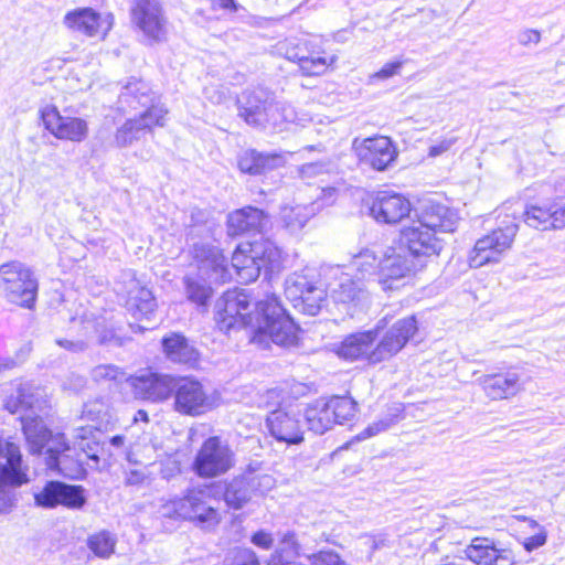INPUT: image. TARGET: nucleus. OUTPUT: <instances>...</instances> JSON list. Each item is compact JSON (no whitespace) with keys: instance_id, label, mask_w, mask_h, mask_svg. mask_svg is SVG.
Segmentation results:
<instances>
[{"instance_id":"ddd939ff","label":"nucleus","mask_w":565,"mask_h":565,"mask_svg":"<svg viewBox=\"0 0 565 565\" xmlns=\"http://www.w3.org/2000/svg\"><path fill=\"white\" fill-rule=\"evenodd\" d=\"M411 201L394 191H379L369 203V213L380 224L395 225L401 223L412 212Z\"/></svg>"},{"instance_id":"dca6fc26","label":"nucleus","mask_w":565,"mask_h":565,"mask_svg":"<svg viewBox=\"0 0 565 565\" xmlns=\"http://www.w3.org/2000/svg\"><path fill=\"white\" fill-rule=\"evenodd\" d=\"M41 118L45 129L60 140L82 142L88 136V125L85 119L62 115L54 105L42 108Z\"/></svg>"},{"instance_id":"423d86ee","label":"nucleus","mask_w":565,"mask_h":565,"mask_svg":"<svg viewBox=\"0 0 565 565\" xmlns=\"http://www.w3.org/2000/svg\"><path fill=\"white\" fill-rule=\"evenodd\" d=\"M28 472L20 446L0 436V514L10 512L14 500L10 489L26 484L30 481Z\"/></svg>"},{"instance_id":"2eb2a0df","label":"nucleus","mask_w":565,"mask_h":565,"mask_svg":"<svg viewBox=\"0 0 565 565\" xmlns=\"http://www.w3.org/2000/svg\"><path fill=\"white\" fill-rule=\"evenodd\" d=\"M417 321L414 316L396 321L375 344L371 360L381 363L395 356L417 332Z\"/></svg>"},{"instance_id":"58836bf2","label":"nucleus","mask_w":565,"mask_h":565,"mask_svg":"<svg viewBox=\"0 0 565 565\" xmlns=\"http://www.w3.org/2000/svg\"><path fill=\"white\" fill-rule=\"evenodd\" d=\"M83 329L88 340H95L100 344L115 343L120 344L119 338L113 328H108L105 318L96 320L86 319Z\"/></svg>"},{"instance_id":"3c124183","label":"nucleus","mask_w":565,"mask_h":565,"mask_svg":"<svg viewBox=\"0 0 565 565\" xmlns=\"http://www.w3.org/2000/svg\"><path fill=\"white\" fill-rule=\"evenodd\" d=\"M330 170V163L328 162H311L300 167V178L310 183L311 180L326 175Z\"/></svg>"},{"instance_id":"6ab92c4d","label":"nucleus","mask_w":565,"mask_h":565,"mask_svg":"<svg viewBox=\"0 0 565 565\" xmlns=\"http://www.w3.org/2000/svg\"><path fill=\"white\" fill-rule=\"evenodd\" d=\"M191 254L199 274L206 277L210 284H224L232 278L226 258L216 246L196 243L193 245Z\"/></svg>"},{"instance_id":"a18cd8bd","label":"nucleus","mask_w":565,"mask_h":565,"mask_svg":"<svg viewBox=\"0 0 565 565\" xmlns=\"http://www.w3.org/2000/svg\"><path fill=\"white\" fill-rule=\"evenodd\" d=\"M299 550L300 546L296 540L295 533L287 532L281 537L274 558L281 564H291L299 556Z\"/></svg>"},{"instance_id":"c756f323","label":"nucleus","mask_w":565,"mask_h":565,"mask_svg":"<svg viewBox=\"0 0 565 565\" xmlns=\"http://www.w3.org/2000/svg\"><path fill=\"white\" fill-rule=\"evenodd\" d=\"M284 164V158L277 153H263L255 150L245 151L238 160L242 172L262 174Z\"/></svg>"},{"instance_id":"0eeeda50","label":"nucleus","mask_w":565,"mask_h":565,"mask_svg":"<svg viewBox=\"0 0 565 565\" xmlns=\"http://www.w3.org/2000/svg\"><path fill=\"white\" fill-rule=\"evenodd\" d=\"M0 289L9 302L31 309L36 299L38 280L26 265L9 262L0 266Z\"/></svg>"},{"instance_id":"c03bdc74","label":"nucleus","mask_w":565,"mask_h":565,"mask_svg":"<svg viewBox=\"0 0 565 565\" xmlns=\"http://www.w3.org/2000/svg\"><path fill=\"white\" fill-rule=\"evenodd\" d=\"M494 257V236L487 235L477 241L470 257L471 267H481L490 263Z\"/></svg>"},{"instance_id":"6e6552de","label":"nucleus","mask_w":565,"mask_h":565,"mask_svg":"<svg viewBox=\"0 0 565 565\" xmlns=\"http://www.w3.org/2000/svg\"><path fill=\"white\" fill-rule=\"evenodd\" d=\"M285 295L296 309L316 316L326 299V290L315 269L305 268L289 275L285 281Z\"/></svg>"},{"instance_id":"f03ea898","label":"nucleus","mask_w":565,"mask_h":565,"mask_svg":"<svg viewBox=\"0 0 565 565\" xmlns=\"http://www.w3.org/2000/svg\"><path fill=\"white\" fill-rule=\"evenodd\" d=\"M151 90L147 83L140 79H131L124 87L119 95V103L124 107L137 110L146 108L138 118L128 119L116 132L115 140L119 147L131 145L140 139L153 126H163L167 109L159 105H152Z\"/></svg>"},{"instance_id":"4c0bfd02","label":"nucleus","mask_w":565,"mask_h":565,"mask_svg":"<svg viewBox=\"0 0 565 565\" xmlns=\"http://www.w3.org/2000/svg\"><path fill=\"white\" fill-rule=\"evenodd\" d=\"M465 553L467 558L477 565H493L494 542L486 537H476Z\"/></svg>"},{"instance_id":"f704fd0d","label":"nucleus","mask_w":565,"mask_h":565,"mask_svg":"<svg viewBox=\"0 0 565 565\" xmlns=\"http://www.w3.org/2000/svg\"><path fill=\"white\" fill-rule=\"evenodd\" d=\"M118 539L117 535L107 530H100L87 537V547L94 556L108 559L116 551Z\"/></svg>"},{"instance_id":"9b49d317","label":"nucleus","mask_w":565,"mask_h":565,"mask_svg":"<svg viewBox=\"0 0 565 565\" xmlns=\"http://www.w3.org/2000/svg\"><path fill=\"white\" fill-rule=\"evenodd\" d=\"M266 427L278 443L299 445L303 441L302 412L298 406L279 407L267 415Z\"/></svg>"},{"instance_id":"864d4df0","label":"nucleus","mask_w":565,"mask_h":565,"mask_svg":"<svg viewBox=\"0 0 565 565\" xmlns=\"http://www.w3.org/2000/svg\"><path fill=\"white\" fill-rule=\"evenodd\" d=\"M361 550L369 554V558L372 557L375 551L382 548L386 544V537L382 534H364L359 537Z\"/></svg>"},{"instance_id":"c85d7f7f","label":"nucleus","mask_w":565,"mask_h":565,"mask_svg":"<svg viewBox=\"0 0 565 565\" xmlns=\"http://www.w3.org/2000/svg\"><path fill=\"white\" fill-rule=\"evenodd\" d=\"M267 222L268 216L264 211L252 206L243 207L228 215V232L231 235L260 232Z\"/></svg>"},{"instance_id":"5fc2aeb1","label":"nucleus","mask_w":565,"mask_h":565,"mask_svg":"<svg viewBox=\"0 0 565 565\" xmlns=\"http://www.w3.org/2000/svg\"><path fill=\"white\" fill-rule=\"evenodd\" d=\"M396 423L395 417L393 416H386L385 418H382L377 422L372 423L369 425L363 431H361L358 436L360 440L367 439L370 437H373L382 431L387 430Z\"/></svg>"},{"instance_id":"2f4dec72","label":"nucleus","mask_w":565,"mask_h":565,"mask_svg":"<svg viewBox=\"0 0 565 565\" xmlns=\"http://www.w3.org/2000/svg\"><path fill=\"white\" fill-rule=\"evenodd\" d=\"M162 347L167 356L173 362L190 364L198 360L194 348L179 333H171L163 338Z\"/></svg>"},{"instance_id":"13d9d810","label":"nucleus","mask_w":565,"mask_h":565,"mask_svg":"<svg viewBox=\"0 0 565 565\" xmlns=\"http://www.w3.org/2000/svg\"><path fill=\"white\" fill-rule=\"evenodd\" d=\"M299 39L300 38H289L278 42L276 45L277 53L288 61L295 62L296 57H299Z\"/></svg>"},{"instance_id":"4d7b16f0","label":"nucleus","mask_w":565,"mask_h":565,"mask_svg":"<svg viewBox=\"0 0 565 565\" xmlns=\"http://www.w3.org/2000/svg\"><path fill=\"white\" fill-rule=\"evenodd\" d=\"M310 565H349L333 551H320L309 557Z\"/></svg>"},{"instance_id":"680f3d73","label":"nucleus","mask_w":565,"mask_h":565,"mask_svg":"<svg viewBox=\"0 0 565 565\" xmlns=\"http://www.w3.org/2000/svg\"><path fill=\"white\" fill-rule=\"evenodd\" d=\"M148 478L143 469H130L126 471L125 483L127 486H141L148 481Z\"/></svg>"},{"instance_id":"de8ad7c7","label":"nucleus","mask_w":565,"mask_h":565,"mask_svg":"<svg viewBox=\"0 0 565 565\" xmlns=\"http://www.w3.org/2000/svg\"><path fill=\"white\" fill-rule=\"evenodd\" d=\"M510 519L522 520L524 522H527L529 526L532 530H535V529L539 530V532L535 535L530 536L524 540L523 546H524L525 551L532 552V551L543 546L546 543L547 533L544 530V527H542L535 520L526 518V516H521V515H511Z\"/></svg>"},{"instance_id":"bf43d9fd","label":"nucleus","mask_w":565,"mask_h":565,"mask_svg":"<svg viewBox=\"0 0 565 565\" xmlns=\"http://www.w3.org/2000/svg\"><path fill=\"white\" fill-rule=\"evenodd\" d=\"M402 65L403 62L399 61L386 63L379 72L370 76V82L374 83L375 81H384L393 77L398 74Z\"/></svg>"},{"instance_id":"b1692460","label":"nucleus","mask_w":565,"mask_h":565,"mask_svg":"<svg viewBox=\"0 0 565 565\" xmlns=\"http://www.w3.org/2000/svg\"><path fill=\"white\" fill-rule=\"evenodd\" d=\"M387 324L386 317L377 321L372 330L352 333L344 338L339 344L335 353L349 361L365 360L370 364H374L371 360L372 352L375 349V341L379 337L380 330Z\"/></svg>"},{"instance_id":"473e14b6","label":"nucleus","mask_w":565,"mask_h":565,"mask_svg":"<svg viewBox=\"0 0 565 565\" xmlns=\"http://www.w3.org/2000/svg\"><path fill=\"white\" fill-rule=\"evenodd\" d=\"M302 417L308 424L309 430L322 435L334 425L331 412L326 401L318 399L308 405Z\"/></svg>"},{"instance_id":"412c9836","label":"nucleus","mask_w":565,"mask_h":565,"mask_svg":"<svg viewBox=\"0 0 565 565\" xmlns=\"http://www.w3.org/2000/svg\"><path fill=\"white\" fill-rule=\"evenodd\" d=\"M131 14L132 21L149 41L158 43L167 39V19L157 0H137Z\"/></svg>"},{"instance_id":"f3484780","label":"nucleus","mask_w":565,"mask_h":565,"mask_svg":"<svg viewBox=\"0 0 565 565\" xmlns=\"http://www.w3.org/2000/svg\"><path fill=\"white\" fill-rule=\"evenodd\" d=\"M111 14L102 17L92 8H76L67 11L62 20L65 29L88 38H105L113 28Z\"/></svg>"},{"instance_id":"72a5a7b5","label":"nucleus","mask_w":565,"mask_h":565,"mask_svg":"<svg viewBox=\"0 0 565 565\" xmlns=\"http://www.w3.org/2000/svg\"><path fill=\"white\" fill-rule=\"evenodd\" d=\"M377 270H380V260L374 252L365 249L353 257L347 271L352 273L354 279L362 282L373 275L377 276Z\"/></svg>"},{"instance_id":"49530a36","label":"nucleus","mask_w":565,"mask_h":565,"mask_svg":"<svg viewBox=\"0 0 565 565\" xmlns=\"http://www.w3.org/2000/svg\"><path fill=\"white\" fill-rule=\"evenodd\" d=\"M47 447V461L46 465L50 469H56L58 467V456L71 449V446L66 441L63 434H56L49 437Z\"/></svg>"},{"instance_id":"f8f14e48","label":"nucleus","mask_w":565,"mask_h":565,"mask_svg":"<svg viewBox=\"0 0 565 565\" xmlns=\"http://www.w3.org/2000/svg\"><path fill=\"white\" fill-rule=\"evenodd\" d=\"M234 463V454L218 437H210L199 450L194 468L201 477H216L225 473Z\"/></svg>"},{"instance_id":"bb28decb","label":"nucleus","mask_w":565,"mask_h":565,"mask_svg":"<svg viewBox=\"0 0 565 565\" xmlns=\"http://www.w3.org/2000/svg\"><path fill=\"white\" fill-rule=\"evenodd\" d=\"M330 295L339 303H358L367 298L363 282L354 279V275L337 268L329 284Z\"/></svg>"},{"instance_id":"f257e3e1","label":"nucleus","mask_w":565,"mask_h":565,"mask_svg":"<svg viewBox=\"0 0 565 565\" xmlns=\"http://www.w3.org/2000/svg\"><path fill=\"white\" fill-rule=\"evenodd\" d=\"M214 311L221 331L248 328L250 342L259 348L266 349L270 342L291 347L298 341L297 326L275 296L252 303L246 290H227L217 299Z\"/></svg>"},{"instance_id":"37998d69","label":"nucleus","mask_w":565,"mask_h":565,"mask_svg":"<svg viewBox=\"0 0 565 565\" xmlns=\"http://www.w3.org/2000/svg\"><path fill=\"white\" fill-rule=\"evenodd\" d=\"M524 222L536 230L548 231L554 230V221L551 206L544 209L536 205L529 206L523 212Z\"/></svg>"},{"instance_id":"a211bd4d","label":"nucleus","mask_w":565,"mask_h":565,"mask_svg":"<svg viewBox=\"0 0 565 565\" xmlns=\"http://www.w3.org/2000/svg\"><path fill=\"white\" fill-rule=\"evenodd\" d=\"M401 243L415 257L438 256L444 248V241L433 230L420 226L412 218L408 225L401 230Z\"/></svg>"},{"instance_id":"79ce46f5","label":"nucleus","mask_w":565,"mask_h":565,"mask_svg":"<svg viewBox=\"0 0 565 565\" xmlns=\"http://www.w3.org/2000/svg\"><path fill=\"white\" fill-rule=\"evenodd\" d=\"M522 390L519 372L511 367L497 372V398H509Z\"/></svg>"},{"instance_id":"20e7f679","label":"nucleus","mask_w":565,"mask_h":565,"mask_svg":"<svg viewBox=\"0 0 565 565\" xmlns=\"http://www.w3.org/2000/svg\"><path fill=\"white\" fill-rule=\"evenodd\" d=\"M238 115L246 124L256 127H280L282 124L303 126L308 119L286 103L278 102L274 93L258 87L246 90L238 99Z\"/></svg>"},{"instance_id":"aec40b11","label":"nucleus","mask_w":565,"mask_h":565,"mask_svg":"<svg viewBox=\"0 0 565 565\" xmlns=\"http://www.w3.org/2000/svg\"><path fill=\"white\" fill-rule=\"evenodd\" d=\"M319 189L320 195L310 204L285 205L281 207L280 221L287 231L298 233L320 209L334 202L335 188L321 186Z\"/></svg>"},{"instance_id":"052dcab7","label":"nucleus","mask_w":565,"mask_h":565,"mask_svg":"<svg viewBox=\"0 0 565 565\" xmlns=\"http://www.w3.org/2000/svg\"><path fill=\"white\" fill-rule=\"evenodd\" d=\"M552 214L554 221V230H561L565 227V198H561L555 201L552 205Z\"/></svg>"},{"instance_id":"9d476101","label":"nucleus","mask_w":565,"mask_h":565,"mask_svg":"<svg viewBox=\"0 0 565 565\" xmlns=\"http://www.w3.org/2000/svg\"><path fill=\"white\" fill-rule=\"evenodd\" d=\"M173 409L182 415L200 416L213 409L214 398L207 394L202 383L194 379H175Z\"/></svg>"},{"instance_id":"7ed1b4c3","label":"nucleus","mask_w":565,"mask_h":565,"mask_svg":"<svg viewBox=\"0 0 565 565\" xmlns=\"http://www.w3.org/2000/svg\"><path fill=\"white\" fill-rule=\"evenodd\" d=\"M218 492L212 486L188 489L182 498L162 504L161 513L167 518H181L205 531L214 530L222 520Z\"/></svg>"},{"instance_id":"7c9ffc66","label":"nucleus","mask_w":565,"mask_h":565,"mask_svg":"<svg viewBox=\"0 0 565 565\" xmlns=\"http://www.w3.org/2000/svg\"><path fill=\"white\" fill-rule=\"evenodd\" d=\"M127 308L135 318L149 320L157 308V302L150 289L134 282L128 291Z\"/></svg>"},{"instance_id":"4be33fe9","label":"nucleus","mask_w":565,"mask_h":565,"mask_svg":"<svg viewBox=\"0 0 565 565\" xmlns=\"http://www.w3.org/2000/svg\"><path fill=\"white\" fill-rule=\"evenodd\" d=\"M353 148L361 163L377 171L385 170L397 157L391 139L384 136L354 140Z\"/></svg>"},{"instance_id":"39448f33","label":"nucleus","mask_w":565,"mask_h":565,"mask_svg":"<svg viewBox=\"0 0 565 565\" xmlns=\"http://www.w3.org/2000/svg\"><path fill=\"white\" fill-rule=\"evenodd\" d=\"M30 385H20L15 393H12L4 402V407L10 413L15 414L22 411L29 412L21 416L22 430L25 437L29 451L40 454L49 443L51 430L46 427L43 419L34 414V409H40V399Z\"/></svg>"},{"instance_id":"6e6d98bb","label":"nucleus","mask_w":565,"mask_h":565,"mask_svg":"<svg viewBox=\"0 0 565 565\" xmlns=\"http://www.w3.org/2000/svg\"><path fill=\"white\" fill-rule=\"evenodd\" d=\"M396 423L395 417L393 416H386L385 418H382L377 422L372 423L369 425L363 431H361L358 436L360 440L367 439L370 437H373L382 431L387 430Z\"/></svg>"},{"instance_id":"1a4fd4ad","label":"nucleus","mask_w":565,"mask_h":565,"mask_svg":"<svg viewBox=\"0 0 565 565\" xmlns=\"http://www.w3.org/2000/svg\"><path fill=\"white\" fill-rule=\"evenodd\" d=\"M280 250L271 242H262L238 246L232 256L230 270H234L241 282L247 284L258 278L266 264H275Z\"/></svg>"},{"instance_id":"8fccbe9b","label":"nucleus","mask_w":565,"mask_h":565,"mask_svg":"<svg viewBox=\"0 0 565 565\" xmlns=\"http://www.w3.org/2000/svg\"><path fill=\"white\" fill-rule=\"evenodd\" d=\"M516 232L518 225L514 221H509L504 226L497 228V253L511 246Z\"/></svg>"},{"instance_id":"e433bc0d","label":"nucleus","mask_w":565,"mask_h":565,"mask_svg":"<svg viewBox=\"0 0 565 565\" xmlns=\"http://www.w3.org/2000/svg\"><path fill=\"white\" fill-rule=\"evenodd\" d=\"M73 448L79 450L87 458L98 462L99 443L96 434L90 426L78 427L75 429Z\"/></svg>"},{"instance_id":"a19ab883","label":"nucleus","mask_w":565,"mask_h":565,"mask_svg":"<svg viewBox=\"0 0 565 565\" xmlns=\"http://www.w3.org/2000/svg\"><path fill=\"white\" fill-rule=\"evenodd\" d=\"M206 277L185 276L183 279L186 298L198 306H206L212 296V288L206 282Z\"/></svg>"},{"instance_id":"393cba45","label":"nucleus","mask_w":565,"mask_h":565,"mask_svg":"<svg viewBox=\"0 0 565 565\" xmlns=\"http://www.w3.org/2000/svg\"><path fill=\"white\" fill-rule=\"evenodd\" d=\"M413 267V262L405 253L397 252L394 247H388L380 260L377 282L383 290L398 288L402 279L412 274Z\"/></svg>"},{"instance_id":"09e8293b","label":"nucleus","mask_w":565,"mask_h":565,"mask_svg":"<svg viewBox=\"0 0 565 565\" xmlns=\"http://www.w3.org/2000/svg\"><path fill=\"white\" fill-rule=\"evenodd\" d=\"M246 480L248 481V486L252 490V495H264L270 489H273L275 484V480L269 475H245Z\"/></svg>"},{"instance_id":"c9c22d12","label":"nucleus","mask_w":565,"mask_h":565,"mask_svg":"<svg viewBox=\"0 0 565 565\" xmlns=\"http://www.w3.org/2000/svg\"><path fill=\"white\" fill-rule=\"evenodd\" d=\"M223 495L226 504L235 510L243 508L245 503L252 500V490L245 475L230 481L225 486Z\"/></svg>"},{"instance_id":"5701e85b","label":"nucleus","mask_w":565,"mask_h":565,"mask_svg":"<svg viewBox=\"0 0 565 565\" xmlns=\"http://www.w3.org/2000/svg\"><path fill=\"white\" fill-rule=\"evenodd\" d=\"M34 500L36 505L47 509L64 505L77 510L86 502L83 487L61 481L47 482L40 492L34 494Z\"/></svg>"},{"instance_id":"a878e982","label":"nucleus","mask_w":565,"mask_h":565,"mask_svg":"<svg viewBox=\"0 0 565 565\" xmlns=\"http://www.w3.org/2000/svg\"><path fill=\"white\" fill-rule=\"evenodd\" d=\"M321 46V39L317 36L300 38L299 50L295 63L299 64L305 75L313 76L323 74L330 64L334 62V57H326Z\"/></svg>"},{"instance_id":"69168bd1","label":"nucleus","mask_w":565,"mask_h":565,"mask_svg":"<svg viewBox=\"0 0 565 565\" xmlns=\"http://www.w3.org/2000/svg\"><path fill=\"white\" fill-rule=\"evenodd\" d=\"M541 41V33L537 30L525 29L519 32L518 42L521 45L537 44Z\"/></svg>"},{"instance_id":"603ef678","label":"nucleus","mask_w":565,"mask_h":565,"mask_svg":"<svg viewBox=\"0 0 565 565\" xmlns=\"http://www.w3.org/2000/svg\"><path fill=\"white\" fill-rule=\"evenodd\" d=\"M124 376V373L115 365L103 364L92 370V377L96 382L117 381Z\"/></svg>"},{"instance_id":"0e129e2a","label":"nucleus","mask_w":565,"mask_h":565,"mask_svg":"<svg viewBox=\"0 0 565 565\" xmlns=\"http://www.w3.org/2000/svg\"><path fill=\"white\" fill-rule=\"evenodd\" d=\"M180 472V465L175 458L169 457L161 462V476L164 479H170Z\"/></svg>"},{"instance_id":"e2e57ef3","label":"nucleus","mask_w":565,"mask_h":565,"mask_svg":"<svg viewBox=\"0 0 565 565\" xmlns=\"http://www.w3.org/2000/svg\"><path fill=\"white\" fill-rule=\"evenodd\" d=\"M252 543L263 550H270L274 544L273 535L266 531H257L250 539Z\"/></svg>"},{"instance_id":"338daca9","label":"nucleus","mask_w":565,"mask_h":565,"mask_svg":"<svg viewBox=\"0 0 565 565\" xmlns=\"http://www.w3.org/2000/svg\"><path fill=\"white\" fill-rule=\"evenodd\" d=\"M455 143V139H443L440 141H438L437 143L429 147V151H428V154L429 157H438L443 153H445L446 151H448L451 146Z\"/></svg>"},{"instance_id":"ea45409f","label":"nucleus","mask_w":565,"mask_h":565,"mask_svg":"<svg viewBox=\"0 0 565 565\" xmlns=\"http://www.w3.org/2000/svg\"><path fill=\"white\" fill-rule=\"evenodd\" d=\"M331 412L334 424H344L356 416L358 405L349 396H333L326 401Z\"/></svg>"},{"instance_id":"cd10ccee","label":"nucleus","mask_w":565,"mask_h":565,"mask_svg":"<svg viewBox=\"0 0 565 565\" xmlns=\"http://www.w3.org/2000/svg\"><path fill=\"white\" fill-rule=\"evenodd\" d=\"M175 379L169 375L148 373L134 380L135 394L147 401L162 402L173 393Z\"/></svg>"},{"instance_id":"4468645a","label":"nucleus","mask_w":565,"mask_h":565,"mask_svg":"<svg viewBox=\"0 0 565 565\" xmlns=\"http://www.w3.org/2000/svg\"><path fill=\"white\" fill-rule=\"evenodd\" d=\"M414 220L420 226L428 227L437 234L452 233L459 223L458 212L433 199L420 200L414 209Z\"/></svg>"},{"instance_id":"774afa93","label":"nucleus","mask_w":565,"mask_h":565,"mask_svg":"<svg viewBox=\"0 0 565 565\" xmlns=\"http://www.w3.org/2000/svg\"><path fill=\"white\" fill-rule=\"evenodd\" d=\"M56 343L61 348H63L67 351H71V352H82L87 347L86 342L83 340L73 341V340H67V339H57Z\"/></svg>"}]
</instances>
